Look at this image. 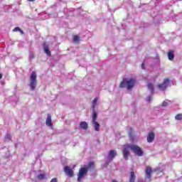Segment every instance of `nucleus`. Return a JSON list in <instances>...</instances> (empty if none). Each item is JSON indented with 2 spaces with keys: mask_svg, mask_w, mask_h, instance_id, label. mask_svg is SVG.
I'll list each match as a JSON object with an SVG mask.
<instances>
[{
  "mask_svg": "<svg viewBox=\"0 0 182 182\" xmlns=\"http://www.w3.org/2000/svg\"><path fill=\"white\" fill-rule=\"evenodd\" d=\"M134 85H136V80L131 78L127 80V78H124L119 85V87H126L128 90L130 89H133L134 87Z\"/></svg>",
  "mask_w": 182,
  "mask_h": 182,
  "instance_id": "f257e3e1",
  "label": "nucleus"
},
{
  "mask_svg": "<svg viewBox=\"0 0 182 182\" xmlns=\"http://www.w3.org/2000/svg\"><path fill=\"white\" fill-rule=\"evenodd\" d=\"M37 75L35 71H33L30 76V89L31 90H35L36 89V85H38V80H36Z\"/></svg>",
  "mask_w": 182,
  "mask_h": 182,
  "instance_id": "f03ea898",
  "label": "nucleus"
},
{
  "mask_svg": "<svg viewBox=\"0 0 182 182\" xmlns=\"http://www.w3.org/2000/svg\"><path fill=\"white\" fill-rule=\"evenodd\" d=\"M88 171H89V168L86 166L81 167L77 174V181L78 182L82 181V179L85 177V176H87Z\"/></svg>",
  "mask_w": 182,
  "mask_h": 182,
  "instance_id": "7ed1b4c3",
  "label": "nucleus"
},
{
  "mask_svg": "<svg viewBox=\"0 0 182 182\" xmlns=\"http://www.w3.org/2000/svg\"><path fill=\"white\" fill-rule=\"evenodd\" d=\"M130 150L134 153V154H136V156H139V157H141L143 156V150H141V148L137 145H130L129 146Z\"/></svg>",
  "mask_w": 182,
  "mask_h": 182,
  "instance_id": "20e7f679",
  "label": "nucleus"
},
{
  "mask_svg": "<svg viewBox=\"0 0 182 182\" xmlns=\"http://www.w3.org/2000/svg\"><path fill=\"white\" fill-rule=\"evenodd\" d=\"M129 146H130V144H127L123 149V157L124 160H129V156H130V151H129L130 147H129Z\"/></svg>",
  "mask_w": 182,
  "mask_h": 182,
  "instance_id": "39448f33",
  "label": "nucleus"
},
{
  "mask_svg": "<svg viewBox=\"0 0 182 182\" xmlns=\"http://www.w3.org/2000/svg\"><path fill=\"white\" fill-rule=\"evenodd\" d=\"M169 83H170V80L168 78H166L164 80L162 84H159L157 86L159 89H160L161 90H166Z\"/></svg>",
  "mask_w": 182,
  "mask_h": 182,
  "instance_id": "423d86ee",
  "label": "nucleus"
},
{
  "mask_svg": "<svg viewBox=\"0 0 182 182\" xmlns=\"http://www.w3.org/2000/svg\"><path fill=\"white\" fill-rule=\"evenodd\" d=\"M64 171L65 174L69 176V177H73V176H75L73 171L68 166L64 167Z\"/></svg>",
  "mask_w": 182,
  "mask_h": 182,
  "instance_id": "0eeeda50",
  "label": "nucleus"
},
{
  "mask_svg": "<svg viewBox=\"0 0 182 182\" xmlns=\"http://www.w3.org/2000/svg\"><path fill=\"white\" fill-rule=\"evenodd\" d=\"M46 126H48V127H52L53 126V124H52V116H50V114H48L46 121Z\"/></svg>",
  "mask_w": 182,
  "mask_h": 182,
  "instance_id": "6e6552de",
  "label": "nucleus"
},
{
  "mask_svg": "<svg viewBox=\"0 0 182 182\" xmlns=\"http://www.w3.org/2000/svg\"><path fill=\"white\" fill-rule=\"evenodd\" d=\"M117 154V152L115 150H110L108 155V159L109 160H113V159L116 157Z\"/></svg>",
  "mask_w": 182,
  "mask_h": 182,
  "instance_id": "1a4fd4ad",
  "label": "nucleus"
},
{
  "mask_svg": "<svg viewBox=\"0 0 182 182\" xmlns=\"http://www.w3.org/2000/svg\"><path fill=\"white\" fill-rule=\"evenodd\" d=\"M145 172L146 173L148 178H151V173H153V169H151V167L146 166Z\"/></svg>",
  "mask_w": 182,
  "mask_h": 182,
  "instance_id": "9d476101",
  "label": "nucleus"
},
{
  "mask_svg": "<svg viewBox=\"0 0 182 182\" xmlns=\"http://www.w3.org/2000/svg\"><path fill=\"white\" fill-rule=\"evenodd\" d=\"M154 137H155L154 132H150L147 136L148 143H153V141L154 140Z\"/></svg>",
  "mask_w": 182,
  "mask_h": 182,
  "instance_id": "9b49d317",
  "label": "nucleus"
},
{
  "mask_svg": "<svg viewBox=\"0 0 182 182\" xmlns=\"http://www.w3.org/2000/svg\"><path fill=\"white\" fill-rule=\"evenodd\" d=\"M168 58L169 60H174V50H169L168 52Z\"/></svg>",
  "mask_w": 182,
  "mask_h": 182,
  "instance_id": "f8f14e48",
  "label": "nucleus"
},
{
  "mask_svg": "<svg viewBox=\"0 0 182 182\" xmlns=\"http://www.w3.org/2000/svg\"><path fill=\"white\" fill-rule=\"evenodd\" d=\"M80 127H81V129H82V130H87V127H88V124L87 122H81L80 123Z\"/></svg>",
  "mask_w": 182,
  "mask_h": 182,
  "instance_id": "ddd939ff",
  "label": "nucleus"
},
{
  "mask_svg": "<svg viewBox=\"0 0 182 182\" xmlns=\"http://www.w3.org/2000/svg\"><path fill=\"white\" fill-rule=\"evenodd\" d=\"M92 123L94 126V129H95V132H99V130H100V124H99V122H97V121H95Z\"/></svg>",
  "mask_w": 182,
  "mask_h": 182,
  "instance_id": "4468645a",
  "label": "nucleus"
},
{
  "mask_svg": "<svg viewBox=\"0 0 182 182\" xmlns=\"http://www.w3.org/2000/svg\"><path fill=\"white\" fill-rule=\"evenodd\" d=\"M73 43H79V42H80V36L78 35L73 36Z\"/></svg>",
  "mask_w": 182,
  "mask_h": 182,
  "instance_id": "2eb2a0df",
  "label": "nucleus"
},
{
  "mask_svg": "<svg viewBox=\"0 0 182 182\" xmlns=\"http://www.w3.org/2000/svg\"><path fill=\"white\" fill-rule=\"evenodd\" d=\"M45 53L47 54V56H52V53H50V50H49V46H45L43 48Z\"/></svg>",
  "mask_w": 182,
  "mask_h": 182,
  "instance_id": "dca6fc26",
  "label": "nucleus"
},
{
  "mask_svg": "<svg viewBox=\"0 0 182 182\" xmlns=\"http://www.w3.org/2000/svg\"><path fill=\"white\" fill-rule=\"evenodd\" d=\"M136 175L134 174V171L130 172L129 182H135Z\"/></svg>",
  "mask_w": 182,
  "mask_h": 182,
  "instance_id": "f3484780",
  "label": "nucleus"
},
{
  "mask_svg": "<svg viewBox=\"0 0 182 182\" xmlns=\"http://www.w3.org/2000/svg\"><path fill=\"white\" fill-rule=\"evenodd\" d=\"M97 113H96L95 109H92V123L97 122Z\"/></svg>",
  "mask_w": 182,
  "mask_h": 182,
  "instance_id": "a211bd4d",
  "label": "nucleus"
},
{
  "mask_svg": "<svg viewBox=\"0 0 182 182\" xmlns=\"http://www.w3.org/2000/svg\"><path fill=\"white\" fill-rule=\"evenodd\" d=\"M37 178L38 180H45V178H46V175H45L44 173H41L37 176Z\"/></svg>",
  "mask_w": 182,
  "mask_h": 182,
  "instance_id": "6ab92c4d",
  "label": "nucleus"
},
{
  "mask_svg": "<svg viewBox=\"0 0 182 182\" xmlns=\"http://www.w3.org/2000/svg\"><path fill=\"white\" fill-rule=\"evenodd\" d=\"M96 105H97V98H95L93 102H92V110H95L96 109Z\"/></svg>",
  "mask_w": 182,
  "mask_h": 182,
  "instance_id": "aec40b11",
  "label": "nucleus"
},
{
  "mask_svg": "<svg viewBox=\"0 0 182 182\" xmlns=\"http://www.w3.org/2000/svg\"><path fill=\"white\" fill-rule=\"evenodd\" d=\"M13 32H20L22 35H23V31L19 27H16L14 30Z\"/></svg>",
  "mask_w": 182,
  "mask_h": 182,
  "instance_id": "412c9836",
  "label": "nucleus"
},
{
  "mask_svg": "<svg viewBox=\"0 0 182 182\" xmlns=\"http://www.w3.org/2000/svg\"><path fill=\"white\" fill-rule=\"evenodd\" d=\"M148 89H149L152 93L154 92V87L152 83L148 84Z\"/></svg>",
  "mask_w": 182,
  "mask_h": 182,
  "instance_id": "4be33fe9",
  "label": "nucleus"
},
{
  "mask_svg": "<svg viewBox=\"0 0 182 182\" xmlns=\"http://www.w3.org/2000/svg\"><path fill=\"white\" fill-rule=\"evenodd\" d=\"M176 120H182V114H178L175 117Z\"/></svg>",
  "mask_w": 182,
  "mask_h": 182,
  "instance_id": "5701e85b",
  "label": "nucleus"
},
{
  "mask_svg": "<svg viewBox=\"0 0 182 182\" xmlns=\"http://www.w3.org/2000/svg\"><path fill=\"white\" fill-rule=\"evenodd\" d=\"M162 106L164 107L168 106V102L167 101H164L162 103Z\"/></svg>",
  "mask_w": 182,
  "mask_h": 182,
  "instance_id": "b1692460",
  "label": "nucleus"
},
{
  "mask_svg": "<svg viewBox=\"0 0 182 182\" xmlns=\"http://www.w3.org/2000/svg\"><path fill=\"white\" fill-rule=\"evenodd\" d=\"M92 166H95V162H89L88 167H92Z\"/></svg>",
  "mask_w": 182,
  "mask_h": 182,
  "instance_id": "393cba45",
  "label": "nucleus"
},
{
  "mask_svg": "<svg viewBox=\"0 0 182 182\" xmlns=\"http://www.w3.org/2000/svg\"><path fill=\"white\" fill-rule=\"evenodd\" d=\"M35 58V55L33 53H31L30 54V59L31 60H32V59H33Z\"/></svg>",
  "mask_w": 182,
  "mask_h": 182,
  "instance_id": "a878e982",
  "label": "nucleus"
},
{
  "mask_svg": "<svg viewBox=\"0 0 182 182\" xmlns=\"http://www.w3.org/2000/svg\"><path fill=\"white\" fill-rule=\"evenodd\" d=\"M50 182H58V178H54L51 179V181Z\"/></svg>",
  "mask_w": 182,
  "mask_h": 182,
  "instance_id": "bb28decb",
  "label": "nucleus"
},
{
  "mask_svg": "<svg viewBox=\"0 0 182 182\" xmlns=\"http://www.w3.org/2000/svg\"><path fill=\"white\" fill-rule=\"evenodd\" d=\"M147 100L148 102H150V100H151V97H147Z\"/></svg>",
  "mask_w": 182,
  "mask_h": 182,
  "instance_id": "cd10ccee",
  "label": "nucleus"
},
{
  "mask_svg": "<svg viewBox=\"0 0 182 182\" xmlns=\"http://www.w3.org/2000/svg\"><path fill=\"white\" fill-rule=\"evenodd\" d=\"M141 68L144 69V70L146 69V68L144 67V63H142Z\"/></svg>",
  "mask_w": 182,
  "mask_h": 182,
  "instance_id": "c85d7f7f",
  "label": "nucleus"
},
{
  "mask_svg": "<svg viewBox=\"0 0 182 182\" xmlns=\"http://www.w3.org/2000/svg\"><path fill=\"white\" fill-rule=\"evenodd\" d=\"M112 182H118L117 181H116V179H114L112 181Z\"/></svg>",
  "mask_w": 182,
  "mask_h": 182,
  "instance_id": "c756f323",
  "label": "nucleus"
},
{
  "mask_svg": "<svg viewBox=\"0 0 182 182\" xmlns=\"http://www.w3.org/2000/svg\"><path fill=\"white\" fill-rule=\"evenodd\" d=\"M29 2H33L35 0H28Z\"/></svg>",
  "mask_w": 182,
  "mask_h": 182,
  "instance_id": "7c9ffc66",
  "label": "nucleus"
},
{
  "mask_svg": "<svg viewBox=\"0 0 182 182\" xmlns=\"http://www.w3.org/2000/svg\"><path fill=\"white\" fill-rule=\"evenodd\" d=\"M0 79H2V74H0Z\"/></svg>",
  "mask_w": 182,
  "mask_h": 182,
  "instance_id": "2f4dec72",
  "label": "nucleus"
},
{
  "mask_svg": "<svg viewBox=\"0 0 182 182\" xmlns=\"http://www.w3.org/2000/svg\"><path fill=\"white\" fill-rule=\"evenodd\" d=\"M7 136H9V137H10V136H11V135H9H9H7Z\"/></svg>",
  "mask_w": 182,
  "mask_h": 182,
  "instance_id": "473e14b6",
  "label": "nucleus"
}]
</instances>
